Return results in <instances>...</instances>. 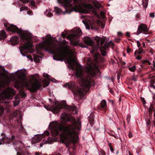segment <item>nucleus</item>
<instances>
[{
  "instance_id": "1",
  "label": "nucleus",
  "mask_w": 155,
  "mask_h": 155,
  "mask_svg": "<svg viewBox=\"0 0 155 155\" xmlns=\"http://www.w3.org/2000/svg\"><path fill=\"white\" fill-rule=\"evenodd\" d=\"M44 106L47 110L51 111L54 114L58 113L61 109L64 108L66 109L68 113H63L61 118L65 122H71L72 124H68L65 125L63 123L58 124L56 121L50 123L49 127L51 129V135L53 137L58 135L60 131L61 137L64 142L69 140L76 143L78 140V137L75 130H80L81 122L79 118H78L76 121L74 117L69 116L68 114H77V107L75 106L60 104H58L56 106L54 105H45Z\"/></svg>"
},
{
  "instance_id": "2",
  "label": "nucleus",
  "mask_w": 155,
  "mask_h": 155,
  "mask_svg": "<svg viewBox=\"0 0 155 155\" xmlns=\"http://www.w3.org/2000/svg\"><path fill=\"white\" fill-rule=\"evenodd\" d=\"M76 72L75 74L77 78H79L82 80V84L80 87L76 88L74 82L71 81L70 83H67L63 85L64 87H68L73 92V94L80 96L82 98L88 92L91 85L94 84L93 78L96 77L98 73L101 74L99 70L96 71L93 67H91L87 70V75L84 78H82L83 71L81 67L77 68Z\"/></svg>"
},
{
  "instance_id": "3",
  "label": "nucleus",
  "mask_w": 155,
  "mask_h": 155,
  "mask_svg": "<svg viewBox=\"0 0 155 155\" xmlns=\"http://www.w3.org/2000/svg\"><path fill=\"white\" fill-rule=\"evenodd\" d=\"M5 26L8 31L12 33H17L20 35V41L22 46L19 48L21 54L25 56L28 53H33L35 51L32 41V35L29 32H23L22 30L18 28L16 26L12 24L4 23Z\"/></svg>"
},
{
  "instance_id": "4",
  "label": "nucleus",
  "mask_w": 155,
  "mask_h": 155,
  "mask_svg": "<svg viewBox=\"0 0 155 155\" xmlns=\"http://www.w3.org/2000/svg\"><path fill=\"white\" fill-rule=\"evenodd\" d=\"M39 47L41 49H44L45 51L51 52L54 55L53 58L55 60H60L61 58H65L67 55H69L70 57L68 60L69 64H72L75 61L71 55L74 53V51L73 50H70L68 46L65 47L67 50L64 51L60 50L59 46L55 43L45 41V42H42L39 44Z\"/></svg>"
},
{
  "instance_id": "5",
  "label": "nucleus",
  "mask_w": 155,
  "mask_h": 155,
  "mask_svg": "<svg viewBox=\"0 0 155 155\" xmlns=\"http://www.w3.org/2000/svg\"><path fill=\"white\" fill-rule=\"evenodd\" d=\"M73 0H58L59 3L62 4L65 8H72L73 10L78 12L79 9L82 8L83 7L84 8L83 9L85 13H88L91 10L94 8L93 6L90 4L85 3V0H73L74 5L71 3Z\"/></svg>"
},
{
  "instance_id": "6",
  "label": "nucleus",
  "mask_w": 155,
  "mask_h": 155,
  "mask_svg": "<svg viewBox=\"0 0 155 155\" xmlns=\"http://www.w3.org/2000/svg\"><path fill=\"white\" fill-rule=\"evenodd\" d=\"M15 94L14 90L9 87L7 88L4 91L0 94V102L4 103L6 106L9 105V100L12 99Z\"/></svg>"
},
{
  "instance_id": "7",
  "label": "nucleus",
  "mask_w": 155,
  "mask_h": 155,
  "mask_svg": "<svg viewBox=\"0 0 155 155\" xmlns=\"http://www.w3.org/2000/svg\"><path fill=\"white\" fill-rule=\"evenodd\" d=\"M15 138V136L13 135L10 138H8V137H6L5 136H4L2 137V140H0V144H2L3 143L2 142L9 143L10 142H11L14 146L15 149H16L17 148H18L19 147V144L22 143L21 141H18L15 140H14Z\"/></svg>"
},
{
  "instance_id": "8",
  "label": "nucleus",
  "mask_w": 155,
  "mask_h": 155,
  "mask_svg": "<svg viewBox=\"0 0 155 155\" xmlns=\"http://www.w3.org/2000/svg\"><path fill=\"white\" fill-rule=\"evenodd\" d=\"M82 31L79 28H77L75 32L71 34L70 38L71 44L74 46L77 45L79 38L81 35Z\"/></svg>"
},
{
  "instance_id": "9",
  "label": "nucleus",
  "mask_w": 155,
  "mask_h": 155,
  "mask_svg": "<svg viewBox=\"0 0 155 155\" xmlns=\"http://www.w3.org/2000/svg\"><path fill=\"white\" fill-rule=\"evenodd\" d=\"M106 38L105 37L100 38L97 36L95 38V40L96 42V45L93 47V50L91 51L92 54H94L95 52L98 51L99 48L103 45L105 41Z\"/></svg>"
},
{
  "instance_id": "10",
  "label": "nucleus",
  "mask_w": 155,
  "mask_h": 155,
  "mask_svg": "<svg viewBox=\"0 0 155 155\" xmlns=\"http://www.w3.org/2000/svg\"><path fill=\"white\" fill-rule=\"evenodd\" d=\"M26 86L28 87L30 91L32 92H36L41 87V83L37 82L33 83L31 81L29 82H27L26 83Z\"/></svg>"
},
{
  "instance_id": "11",
  "label": "nucleus",
  "mask_w": 155,
  "mask_h": 155,
  "mask_svg": "<svg viewBox=\"0 0 155 155\" xmlns=\"http://www.w3.org/2000/svg\"><path fill=\"white\" fill-rule=\"evenodd\" d=\"M114 45V44L110 41L108 43L105 42L104 46H101L100 47V51L103 56H105L107 54L106 49L108 48L110 46L112 48Z\"/></svg>"
},
{
  "instance_id": "12",
  "label": "nucleus",
  "mask_w": 155,
  "mask_h": 155,
  "mask_svg": "<svg viewBox=\"0 0 155 155\" xmlns=\"http://www.w3.org/2000/svg\"><path fill=\"white\" fill-rule=\"evenodd\" d=\"M148 31L147 26L144 24H142L139 26L137 32L134 33V34L138 35L143 32L144 34H146Z\"/></svg>"
},
{
  "instance_id": "13",
  "label": "nucleus",
  "mask_w": 155,
  "mask_h": 155,
  "mask_svg": "<svg viewBox=\"0 0 155 155\" xmlns=\"http://www.w3.org/2000/svg\"><path fill=\"white\" fill-rule=\"evenodd\" d=\"M83 41L85 44L92 47V49L91 51H91L93 50V47L95 45L93 40L89 37L86 36L84 38Z\"/></svg>"
},
{
  "instance_id": "14",
  "label": "nucleus",
  "mask_w": 155,
  "mask_h": 155,
  "mask_svg": "<svg viewBox=\"0 0 155 155\" xmlns=\"http://www.w3.org/2000/svg\"><path fill=\"white\" fill-rule=\"evenodd\" d=\"M98 109L101 110H103L105 112L107 109V102L105 100H102L100 105L98 106Z\"/></svg>"
},
{
  "instance_id": "15",
  "label": "nucleus",
  "mask_w": 155,
  "mask_h": 155,
  "mask_svg": "<svg viewBox=\"0 0 155 155\" xmlns=\"http://www.w3.org/2000/svg\"><path fill=\"white\" fill-rule=\"evenodd\" d=\"M10 41L12 45H17L19 41L18 38L16 36H14L11 38Z\"/></svg>"
},
{
  "instance_id": "16",
  "label": "nucleus",
  "mask_w": 155,
  "mask_h": 155,
  "mask_svg": "<svg viewBox=\"0 0 155 155\" xmlns=\"http://www.w3.org/2000/svg\"><path fill=\"white\" fill-rule=\"evenodd\" d=\"M7 37L5 31L2 30L0 31V40L4 39Z\"/></svg>"
},
{
  "instance_id": "17",
  "label": "nucleus",
  "mask_w": 155,
  "mask_h": 155,
  "mask_svg": "<svg viewBox=\"0 0 155 155\" xmlns=\"http://www.w3.org/2000/svg\"><path fill=\"white\" fill-rule=\"evenodd\" d=\"M94 115L93 114L91 113L90 116L88 117V120L89 121L90 124L92 125L94 124Z\"/></svg>"
},
{
  "instance_id": "18",
  "label": "nucleus",
  "mask_w": 155,
  "mask_h": 155,
  "mask_svg": "<svg viewBox=\"0 0 155 155\" xmlns=\"http://www.w3.org/2000/svg\"><path fill=\"white\" fill-rule=\"evenodd\" d=\"M44 87L48 86L50 82L46 79H44L42 81Z\"/></svg>"
},
{
  "instance_id": "19",
  "label": "nucleus",
  "mask_w": 155,
  "mask_h": 155,
  "mask_svg": "<svg viewBox=\"0 0 155 155\" xmlns=\"http://www.w3.org/2000/svg\"><path fill=\"white\" fill-rule=\"evenodd\" d=\"M93 4L98 9L100 8L101 7V5L98 2H94Z\"/></svg>"
},
{
  "instance_id": "20",
  "label": "nucleus",
  "mask_w": 155,
  "mask_h": 155,
  "mask_svg": "<svg viewBox=\"0 0 155 155\" xmlns=\"http://www.w3.org/2000/svg\"><path fill=\"white\" fill-rule=\"evenodd\" d=\"M142 2L143 7L146 9L147 7L148 0H142Z\"/></svg>"
},
{
  "instance_id": "21",
  "label": "nucleus",
  "mask_w": 155,
  "mask_h": 155,
  "mask_svg": "<svg viewBox=\"0 0 155 155\" xmlns=\"http://www.w3.org/2000/svg\"><path fill=\"white\" fill-rule=\"evenodd\" d=\"M149 76L151 78H152V79L150 81V83L151 84H154L155 83V75L151 74H150Z\"/></svg>"
},
{
  "instance_id": "22",
  "label": "nucleus",
  "mask_w": 155,
  "mask_h": 155,
  "mask_svg": "<svg viewBox=\"0 0 155 155\" xmlns=\"http://www.w3.org/2000/svg\"><path fill=\"white\" fill-rule=\"evenodd\" d=\"M17 155H31V154L28 153L27 151L25 152H22L21 153L17 152Z\"/></svg>"
},
{
  "instance_id": "23",
  "label": "nucleus",
  "mask_w": 155,
  "mask_h": 155,
  "mask_svg": "<svg viewBox=\"0 0 155 155\" xmlns=\"http://www.w3.org/2000/svg\"><path fill=\"white\" fill-rule=\"evenodd\" d=\"M155 104V102L153 101L152 103L150 104V106L149 108L148 109H150L152 110H153L154 108V105Z\"/></svg>"
},
{
  "instance_id": "24",
  "label": "nucleus",
  "mask_w": 155,
  "mask_h": 155,
  "mask_svg": "<svg viewBox=\"0 0 155 155\" xmlns=\"http://www.w3.org/2000/svg\"><path fill=\"white\" fill-rule=\"evenodd\" d=\"M142 64H145V65H146L147 64L150 65L151 64L149 61L146 60H144L142 61Z\"/></svg>"
},
{
  "instance_id": "25",
  "label": "nucleus",
  "mask_w": 155,
  "mask_h": 155,
  "mask_svg": "<svg viewBox=\"0 0 155 155\" xmlns=\"http://www.w3.org/2000/svg\"><path fill=\"white\" fill-rule=\"evenodd\" d=\"M4 108L2 107V104H0V116L4 113Z\"/></svg>"
},
{
  "instance_id": "26",
  "label": "nucleus",
  "mask_w": 155,
  "mask_h": 155,
  "mask_svg": "<svg viewBox=\"0 0 155 155\" xmlns=\"http://www.w3.org/2000/svg\"><path fill=\"white\" fill-rule=\"evenodd\" d=\"M145 120L147 127H149L151 125V121L150 119L149 118H146L145 119Z\"/></svg>"
},
{
  "instance_id": "27",
  "label": "nucleus",
  "mask_w": 155,
  "mask_h": 155,
  "mask_svg": "<svg viewBox=\"0 0 155 155\" xmlns=\"http://www.w3.org/2000/svg\"><path fill=\"white\" fill-rule=\"evenodd\" d=\"M128 69L131 71L134 72L136 70V66L134 65L133 67H129V68Z\"/></svg>"
},
{
  "instance_id": "28",
  "label": "nucleus",
  "mask_w": 155,
  "mask_h": 155,
  "mask_svg": "<svg viewBox=\"0 0 155 155\" xmlns=\"http://www.w3.org/2000/svg\"><path fill=\"white\" fill-rule=\"evenodd\" d=\"M41 139L40 138H38L37 139H33V140H32V142L33 143H34V144H35L36 143H38V142H40V141H41Z\"/></svg>"
},
{
  "instance_id": "29",
  "label": "nucleus",
  "mask_w": 155,
  "mask_h": 155,
  "mask_svg": "<svg viewBox=\"0 0 155 155\" xmlns=\"http://www.w3.org/2000/svg\"><path fill=\"white\" fill-rule=\"evenodd\" d=\"M54 10L55 11V13L57 14H60L61 12V10L58 7H55Z\"/></svg>"
},
{
  "instance_id": "30",
  "label": "nucleus",
  "mask_w": 155,
  "mask_h": 155,
  "mask_svg": "<svg viewBox=\"0 0 155 155\" xmlns=\"http://www.w3.org/2000/svg\"><path fill=\"white\" fill-rule=\"evenodd\" d=\"M20 103V101L19 100L16 99L14 102V106H16L18 105Z\"/></svg>"
},
{
  "instance_id": "31",
  "label": "nucleus",
  "mask_w": 155,
  "mask_h": 155,
  "mask_svg": "<svg viewBox=\"0 0 155 155\" xmlns=\"http://www.w3.org/2000/svg\"><path fill=\"white\" fill-rule=\"evenodd\" d=\"M153 67L151 66V68L152 71H155V62L154 61H153Z\"/></svg>"
},
{
  "instance_id": "32",
  "label": "nucleus",
  "mask_w": 155,
  "mask_h": 155,
  "mask_svg": "<svg viewBox=\"0 0 155 155\" xmlns=\"http://www.w3.org/2000/svg\"><path fill=\"white\" fill-rule=\"evenodd\" d=\"M141 100L142 101V104L143 105H145L146 103V101L145 100V99L143 97H141Z\"/></svg>"
},
{
  "instance_id": "33",
  "label": "nucleus",
  "mask_w": 155,
  "mask_h": 155,
  "mask_svg": "<svg viewBox=\"0 0 155 155\" xmlns=\"http://www.w3.org/2000/svg\"><path fill=\"white\" fill-rule=\"evenodd\" d=\"M143 51V49L142 47H140L138 49V54H141Z\"/></svg>"
},
{
  "instance_id": "34",
  "label": "nucleus",
  "mask_w": 155,
  "mask_h": 155,
  "mask_svg": "<svg viewBox=\"0 0 155 155\" xmlns=\"http://www.w3.org/2000/svg\"><path fill=\"white\" fill-rule=\"evenodd\" d=\"M152 111V110L150 109H148V112L149 113V115L150 117V118L151 117H152V115L153 114Z\"/></svg>"
},
{
  "instance_id": "35",
  "label": "nucleus",
  "mask_w": 155,
  "mask_h": 155,
  "mask_svg": "<svg viewBox=\"0 0 155 155\" xmlns=\"http://www.w3.org/2000/svg\"><path fill=\"white\" fill-rule=\"evenodd\" d=\"M47 16L48 17H51L53 15V14L50 12H48L46 14Z\"/></svg>"
},
{
  "instance_id": "36",
  "label": "nucleus",
  "mask_w": 155,
  "mask_h": 155,
  "mask_svg": "<svg viewBox=\"0 0 155 155\" xmlns=\"http://www.w3.org/2000/svg\"><path fill=\"white\" fill-rule=\"evenodd\" d=\"M28 8V7H25L24 8L23 7H21L20 8V11L21 12L23 11L24 10L27 9Z\"/></svg>"
},
{
  "instance_id": "37",
  "label": "nucleus",
  "mask_w": 155,
  "mask_h": 155,
  "mask_svg": "<svg viewBox=\"0 0 155 155\" xmlns=\"http://www.w3.org/2000/svg\"><path fill=\"white\" fill-rule=\"evenodd\" d=\"M43 76L44 77H46L48 79L49 78V76L48 74L46 73H44L43 74Z\"/></svg>"
},
{
  "instance_id": "38",
  "label": "nucleus",
  "mask_w": 155,
  "mask_h": 155,
  "mask_svg": "<svg viewBox=\"0 0 155 155\" xmlns=\"http://www.w3.org/2000/svg\"><path fill=\"white\" fill-rule=\"evenodd\" d=\"M51 155H61V154L58 152H55L52 153Z\"/></svg>"
},
{
  "instance_id": "39",
  "label": "nucleus",
  "mask_w": 155,
  "mask_h": 155,
  "mask_svg": "<svg viewBox=\"0 0 155 155\" xmlns=\"http://www.w3.org/2000/svg\"><path fill=\"white\" fill-rule=\"evenodd\" d=\"M44 134L45 135H46L47 136H48L50 135V133L47 130H45L44 131Z\"/></svg>"
},
{
  "instance_id": "40",
  "label": "nucleus",
  "mask_w": 155,
  "mask_h": 155,
  "mask_svg": "<svg viewBox=\"0 0 155 155\" xmlns=\"http://www.w3.org/2000/svg\"><path fill=\"white\" fill-rule=\"evenodd\" d=\"M131 80L134 81H136L137 80V78L135 77L134 75L132 77Z\"/></svg>"
},
{
  "instance_id": "41",
  "label": "nucleus",
  "mask_w": 155,
  "mask_h": 155,
  "mask_svg": "<svg viewBox=\"0 0 155 155\" xmlns=\"http://www.w3.org/2000/svg\"><path fill=\"white\" fill-rule=\"evenodd\" d=\"M20 1H21V2H22L23 3H28L29 1V0H20Z\"/></svg>"
},
{
  "instance_id": "42",
  "label": "nucleus",
  "mask_w": 155,
  "mask_h": 155,
  "mask_svg": "<svg viewBox=\"0 0 155 155\" xmlns=\"http://www.w3.org/2000/svg\"><path fill=\"white\" fill-rule=\"evenodd\" d=\"M49 101L53 104V105H54L55 106L57 104H56V103L55 102L53 101L51 98L49 99Z\"/></svg>"
},
{
  "instance_id": "43",
  "label": "nucleus",
  "mask_w": 155,
  "mask_h": 155,
  "mask_svg": "<svg viewBox=\"0 0 155 155\" xmlns=\"http://www.w3.org/2000/svg\"><path fill=\"white\" fill-rule=\"evenodd\" d=\"M121 75V72H119L117 74V79L118 80H119L120 79V76Z\"/></svg>"
},
{
  "instance_id": "44",
  "label": "nucleus",
  "mask_w": 155,
  "mask_h": 155,
  "mask_svg": "<svg viewBox=\"0 0 155 155\" xmlns=\"http://www.w3.org/2000/svg\"><path fill=\"white\" fill-rule=\"evenodd\" d=\"M149 15L150 17H151L153 18L155 17V15L154 13H150Z\"/></svg>"
},
{
  "instance_id": "45",
  "label": "nucleus",
  "mask_w": 155,
  "mask_h": 155,
  "mask_svg": "<svg viewBox=\"0 0 155 155\" xmlns=\"http://www.w3.org/2000/svg\"><path fill=\"white\" fill-rule=\"evenodd\" d=\"M21 95L22 97H25V96H26V93L25 92H23L21 93Z\"/></svg>"
},
{
  "instance_id": "46",
  "label": "nucleus",
  "mask_w": 155,
  "mask_h": 155,
  "mask_svg": "<svg viewBox=\"0 0 155 155\" xmlns=\"http://www.w3.org/2000/svg\"><path fill=\"white\" fill-rule=\"evenodd\" d=\"M127 53H129L130 52H131V48H127Z\"/></svg>"
},
{
  "instance_id": "47",
  "label": "nucleus",
  "mask_w": 155,
  "mask_h": 155,
  "mask_svg": "<svg viewBox=\"0 0 155 155\" xmlns=\"http://www.w3.org/2000/svg\"><path fill=\"white\" fill-rule=\"evenodd\" d=\"M126 35L128 37H130V33L128 32H127L126 33Z\"/></svg>"
},
{
  "instance_id": "48",
  "label": "nucleus",
  "mask_w": 155,
  "mask_h": 155,
  "mask_svg": "<svg viewBox=\"0 0 155 155\" xmlns=\"http://www.w3.org/2000/svg\"><path fill=\"white\" fill-rule=\"evenodd\" d=\"M101 153L102 155H106V153H105V152L103 150H101Z\"/></svg>"
},
{
  "instance_id": "49",
  "label": "nucleus",
  "mask_w": 155,
  "mask_h": 155,
  "mask_svg": "<svg viewBox=\"0 0 155 155\" xmlns=\"http://www.w3.org/2000/svg\"><path fill=\"white\" fill-rule=\"evenodd\" d=\"M137 47L138 48H139L141 44L140 43V42L138 41H137Z\"/></svg>"
},
{
  "instance_id": "50",
  "label": "nucleus",
  "mask_w": 155,
  "mask_h": 155,
  "mask_svg": "<svg viewBox=\"0 0 155 155\" xmlns=\"http://www.w3.org/2000/svg\"><path fill=\"white\" fill-rule=\"evenodd\" d=\"M136 58L137 60H139L141 59L142 57L140 56H137L136 57Z\"/></svg>"
},
{
  "instance_id": "51",
  "label": "nucleus",
  "mask_w": 155,
  "mask_h": 155,
  "mask_svg": "<svg viewBox=\"0 0 155 155\" xmlns=\"http://www.w3.org/2000/svg\"><path fill=\"white\" fill-rule=\"evenodd\" d=\"M61 36L63 38H65L66 36L65 34L63 32H62L61 33Z\"/></svg>"
},
{
  "instance_id": "52",
  "label": "nucleus",
  "mask_w": 155,
  "mask_h": 155,
  "mask_svg": "<svg viewBox=\"0 0 155 155\" xmlns=\"http://www.w3.org/2000/svg\"><path fill=\"white\" fill-rule=\"evenodd\" d=\"M133 136V135H132V133H129V137L130 138H131Z\"/></svg>"
},
{
  "instance_id": "53",
  "label": "nucleus",
  "mask_w": 155,
  "mask_h": 155,
  "mask_svg": "<svg viewBox=\"0 0 155 155\" xmlns=\"http://www.w3.org/2000/svg\"><path fill=\"white\" fill-rule=\"evenodd\" d=\"M32 12L31 10H30L28 11L27 12L28 14L29 15H31V13Z\"/></svg>"
},
{
  "instance_id": "54",
  "label": "nucleus",
  "mask_w": 155,
  "mask_h": 155,
  "mask_svg": "<svg viewBox=\"0 0 155 155\" xmlns=\"http://www.w3.org/2000/svg\"><path fill=\"white\" fill-rule=\"evenodd\" d=\"M118 36H121L122 35V34L121 32H118Z\"/></svg>"
},
{
  "instance_id": "55",
  "label": "nucleus",
  "mask_w": 155,
  "mask_h": 155,
  "mask_svg": "<svg viewBox=\"0 0 155 155\" xmlns=\"http://www.w3.org/2000/svg\"><path fill=\"white\" fill-rule=\"evenodd\" d=\"M110 150L112 152H113L114 150L113 149L112 147H110Z\"/></svg>"
},
{
  "instance_id": "56",
  "label": "nucleus",
  "mask_w": 155,
  "mask_h": 155,
  "mask_svg": "<svg viewBox=\"0 0 155 155\" xmlns=\"http://www.w3.org/2000/svg\"><path fill=\"white\" fill-rule=\"evenodd\" d=\"M27 58H28L29 59H31V60L32 59V58L31 56L27 55Z\"/></svg>"
},
{
  "instance_id": "57",
  "label": "nucleus",
  "mask_w": 155,
  "mask_h": 155,
  "mask_svg": "<svg viewBox=\"0 0 155 155\" xmlns=\"http://www.w3.org/2000/svg\"><path fill=\"white\" fill-rule=\"evenodd\" d=\"M115 40L116 42H119L120 40V39L117 38Z\"/></svg>"
},
{
  "instance_id": "58",
  "label": "nucleus",
  "mask_w": 155,
  "mask_h": 155,
  "mask_svg": "<svg viewBox=\"0 0 155 155\" xmlns=\"http://www.w3.org/2000/svg\"><path fill=\"white\" fill-rule=\"evenodd\" d=\"M31 3L33 6H34L35 5V2L34 1H31Z\"/></svg>"
},
{
  "instance_id": "59",
  "label": "nucleus",
  "mask_w": 155,
  "mask_h": 155,
  "mask_svg": "<svg viewBox=\"0 0 155 155\" xmlns=\"http://www.w3.org/2000/svg\"><path fill=\"white\" fill-rule=\"evenodd\" d=\"M138 54V51L137 50H136V51H135V52L134 53V55H137V54Z\"/></svg>"
},
{
  "instance_id": "60",
  "label": "nucleus",
  "mask_w": 155,
  "mask_h": 155,
  "mask_svg": "<svg viewBox=\"0 0 155 155\" xmlns=\"http://www.w3.org/2000/svg\"><path fill=\"white\" fill-rule=\"evenodd\" d=\"M153 84H151V87L155 89V85H154Z\"/></svg>"
},
{
  "instance_id": "61",
  "label": "nucleus",
  "mask_w": 155,
  "mask_h": 155,
  "mask_svg": "<svg viewBox=\"0 0 155 155\" xmlns=\"http://www.w3.org/2000/svg\"><path fill=\"white\" fill-rule=\"evenodd\" d=\"M49 80L51 81H54H54L56 80L54 78H52V79H50Z\"/></svg>"
},
{
  "instance_id": "62",
  "label": "nucleus",
  "mask_w": 155,
  "mask_h": 155,
  "mask_svg": "<svg viewBox=\"0 0 155 155\" xmlns=\"http://www.w3.org/2000/svg\"><path fill=\"white\" fill-rule=\"evenodd\" d=\"M44 144V143H41L40 144V147H42Z\"/></svg>"
},
{
  "instance_id": "63",
  "label": "nucleus",
  "mask_w": 155,
  "mask_h": 155,
  "mask_svg": "<svg viewBox=\"0 0 155 155\" xmlns=\"http://www.w3.org/2000/svg\"><path fill=\"white\" fill-rule=\"evenodd\" d=\"M81 47H83V48H87V46L85 45H82L81 46Z\"/></svg>"
},
{
  "instance_id": "64",
  "label": "nucleus",
  "mask_w": 155,
  "mask_h": 155,
  "mask_svg": "<svg viewBox=\"0 0 155 155\" xmlns=\"http://www.w3.org/2000/svg\"><path fill=\"white\" fill-rule=\"evenodd\" d=\"M35 155H39V153L38 152H36Z\"/></svg>"
}]
</instances>
